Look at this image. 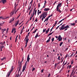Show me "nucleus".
<instances>
[{"label":"nucleus","instance_id":"obj_1","mask_svg":"<svg viewBox=\"0 0 77 77\" xmlns=\"http://www.w3.org/2000/svg\"><path fill=\"white\" fill-rule=\"evenodd\" d=\"M47 16V12H44L40 16V18H42V17H44V18H45Z\"/></svg>","mask_w":77,"mask_h":77},{"label":"nucleus","instance_id":"obj_2","mask_svg":"<svg viewBox=\"0 0 77 77\" xmlns=\"http://www.w3.org/2000/svg\"><path fill=\"white\" fill-rule=\"evenodd\" d=\"M27 61H26L25 63V64L24 66L23 67V69L22 70V72H24V70L26 69V66H27Z\"/></svg>","mask_w":77,"mask_h":77},{"label":"nucleus","instance_id":"obj_3","mask_svg":"<svg viewBox=\"0 0 77 77\" xmlns=\"http://www.w3.org/2000/svg\"><path fill=\"white\" fill-rule=\"evenodd\" d=\"M62 3H59L58 5H57L56 9V11H58L59 9V8H60V7L62 6Z\"/></svg>","mask_w":77,"mask_h":77},{"label":"nucleus","instance_id":"obj_4","mask_svg":"<svg viewBox=\"0 0 77 77\" xmlns=\"http://www.w3.org/2000/svg\"><path fill=\"white\" fill-rule=\"evenodd\" d=\"M65 24L63 25L60 28V30H64V29H65Z\"/></svg>","mask_w":77,"mask_h":77},{"label":"nucleus","instance_id":"obj_5","mask_svg":"<svg viewBox=\"0 0 77 77\" xmlns=\"http://www.w3.org/2000/svg\"><path fill=\"white\" fill-rule=\"evenodd\" d=\"M53 14H52L51 15L49 16L47 18H46L45 20L44 21V23H45V22L46 21H48V19L49 18H50V17H52L53 16Z\"/></svg>","mask_w":77,"mask_h":77},{"label":"nucleus","instance_id":"obj_6","mask_svg":"<svg viewBox=\"0 0 77 77\" xmlns=\"http://www.w3.org/2000/svg\"><path fill=\"white\" fill-rule=\"evenodd\" d=\"M57 39L59 40L58 41H61L62 40V38L61 37V36H60V35L59 36Z\"/></svg>","mask_w":77,"mask_h":77},{"label":"nucleus","instance_id":"obj_7","mask_svg":"<svg viewBox=\"0 0 77 77\" xmlns=\"http://www.w3.org/2000/svg\"><path fill=\"white\" fill-rule=\"evenodd\" d=\"M5 44V42H4V43H3L2 45H1V46H0L1 48L2 49L3 48H4V45Z\"/></svg>","mask_w":77,"mask_h":77},{"label":"nucleus","instance_id":"obj_8","mask_svg":"<svg viewBox=\"0 0 77 77\" xmlns=\"http://www.w3.org/2000/svg\"><path fill=\"white\" fill-rule=\"evenodd\" d=\"M19 66H20V67H19V69L18 71V72H20V70H21V68L22 67V65L21 64V62H20V63Z\"/></svg>","mask_w":77,"mask_h":77},{"label":"nucleus","instance_id":"obj_9","mask_svg":"<svg viewBox=\"0 0 77 77\" xmlns=\"http://www.w3.org/2000/svg\"><path fill=\"white\" fill-rule=\"evenodd\" d=\"M15 19V18H14V17H13L12 19L11 20L10 22H9V23H11V22H13V21H14V20Z\"/></svg>","mask_w":77,"mask_h":77},{"label":"nucleus","instance_id":"obj_10","mask_svg":"<svg viewBox=\"0 0 77 77\" xmlns=\"http://www.w3.org/2000/svg\"><path fill=\"white\" fill-rule=\"evenodd\" d=\"M69 28V26H68V25H67L66 26H65V29H66L64 30V31H66V30L68 29V28Z\"/></svg>","mask_w":77,"mask_h":77},{"label":"nucleus","instance_id":"obj_11","mask_svg":"<svg viewBox=\"0 0 77 77\" xmlns=\"http://www.w3.org/2000/svg\"><path fill=\"white\" fill-rule=\"evenodd\" d=\"M29 54L27 57V61L28 62H29V60L30 59V58L29 57Z\"/></svg>","mask_w":77,"mask_h":77},{"label":"nucleus","instance_id":"obj_12","mask_svg":"<svg viewBox=\"0 0 77 77\" xmlns=\"http://www.w3.org/2000/svg\"><path fill=\"white\" fill-rule=\"evenodd\" d=\"M19 20H17L16 23L15 24V27H16V26H17V25H18V23H19Z\"/></svg>","mask_w":77,"mask_h":77},{"label":"nucleus","instance_id":"obj_13","mask_svg":"<svg viewBox=\"0 0 77 77\" xmlns=\"http://www.w3.org/2000/svg\"><path fill=\"white\" fill-rule=\"evenodd\" d=\"M50 8H45L44 10V11H45L46 12L47 11H49V10H50Z\"/></svg>","mask_w":77,"mask_h":77},{"label":"nucleus","instance_id":"obj_14","mask_svg":"<svg viewBox=\"0 0 77 77\" xmlns=\"http://www.w3.org/2000/svg\"><path fill=\"white\" fill-rule=\"evenodd\" d=\"M6 29H2V34H3V33H4V32H5V31H6Z\"/></svg>","mask_w":77,"mask_h":77},{"label":"nucleus","instance_id":"obj_15","mask_svg":"<svg viewBox=\"0 0 77 77\" xmlns=\"http://www.w3.org/2000/svg\"><path fill=\"white\" fill-rule=\"evenodd\" d=\"M2 2L3 4H5V3H6V0H2Z\"/></svg>","mask_w":77,"mask_h":77},{"label":"nucleus","instance_id":"obj_16","mask_svg":"<svg viewBox=\"0 0 77 77\" xmlns=\"http://www.w3.org/2000/svg\"><path fill=\"white\" fill-rule=\"evenodd\" d=\"M14 14V11L13 12H11V13H10V17H11L13 14Z\"/></svg>","mask_w":77,"mask_h":77},{"label":"nucleus","instance_id":"obj_17","mask_svg":"<svg viewBox=\"0 0 77 77\" xmlns=\"http://www.w3.org/2000/svg\"><path fill=\"white\" fill-rule=\"evenodd\" d=\"M50 31V28H48V29H47L46 32V33H47H47H48V32H49V31Z\"/></svg>","mask_w":77,"mask_h":77},{"label":"nucleus","instance_id":"obj_18","mask_svg":"<svg viewBox=\"0 0 77 77\" xmlns=\"http://www.w3.org/2000/svg\"><path fill=\"white\" fill-rule=\"evenodd\" d=\"M38 33L36 34L35 36V38H37V37L40 36V35H38Z\"/></svg>","mask_w":77,"mask_h":77},{"label":"nucleus","instance_id":"obj_19","mask_svg":"<svg viewBox=\"0 0 77 77\" xmlns=\"http://www.w3.org/2000/svg\"><path fill=\"white\" fill-rule=\"evenodd\" d=\"M12 71H11H11L9 72V73L8 75V77H9V75H10L11 73V72H12Z\"/></svg>","mask_w":77,"mask_h":77},{"label":"nucleus","instance_id":"obj_20","mask_svg":"<svg viewBox=\"0 0 77 77\" xmlns=\"http://www.w3.org/2000/svg\"><path fill=\"white\" fill-rule=\"evenodd\" d=\"M74 54V53L72 52V54L69 57H72V56H73V54Z\"/></svg>","mask_w":77,"mask_h":77},{"label":"nucleus","instance_id":"obj_21","mask_svg":"<svg viewBox=\"0 0 77 77\" xmlns=\"http://www.w3.org/2000/svg\"><path fill=\"white\" fill-rule=\"evenodd\" d=\"M29 39H26V44H27L28 42H29Z\"/></svg>","mask_w":77,"mask_h":77},{"label":"nucleus","instance_id":"obj_22","mask_svg":"<svg viewBox=\"0 0 77 77\" xmlns=\"http://www.w3.org/2000/svg\"><path fill=\"white\" fill-rule=\"evenodd\" d=\"M70 24L71 25V26H74L75 24V23H71Z\"/></svg>","mask_w":77,"mask_h":77},{"label":"nucleus","instance_id":"obj_23","mask_svg":"<svg viewBox=\"0 0 77 77\" xmlns=\"http://www.w3.org/2000/svg\"><path fill=\"white\" fill-rule=\"evenodd\" d=\"M16 8V3H15V4L14 9H15L14 10V12H16V8Z\"/></svg>","mask_w":77,"mask_h":77},{"label":"nucleus","instance_id":"obj_24","mask_svg":"<svg viewBox=\"0 0 77 77\" xmlns=\"http://www.w3.org/2000/svg\"><path fill=\"white\" fill-rule=\"evenodd\" d=\"M63 44V42H61L60 44V47H61L62 46V45Z\"/></svg>","mask_w":77,"mask_h":77},{"label":"nucleus","instance_id":"obj_25","mask_svg":"<svg viewBox=\"0 0 77 77\" xmlns=\"http://www.w3.org/2000/svg\"><path fill=\"white\" fill-rule=\"evenodd\" d=\"M18 35H17L16 38L15 42H17V38H18Z\"/></svg>","mask_w":77,"mask_h":77},{"label":"nucleus","instance_id":"obj_26","mask_svg":"<svg viewBox=\"0 0 77 77\" xmlns=\"http://www.w3.org/2000/svg\"><path fill=\"white\" fill-rule=\"evenodd\" d=\"M14 66H12V67H11V71H13V69H14Z\"/></svg>","mask_w":77,"mask_h":77},{"label":"nucleus","instance_id":"obj_27","mask_svg":"<svg viewBox=\"0 0 77 77\" xmlns=\"http://www.w3.org/2000/svg\"><path fill=\"white\" fill-rule=\"evenodd\" d=\"M32 3H33V0H32L31 2L30 3V5H31V6H32Z\"/></svg>","mask_w":77,"mask_h":77},{"label":"nucleus","instance_id":"obj_28","mask_svg":"<svg viewBox=\"0 0 77 77\" xmlns=\"http://www.w3.org/2000/svg\"><path fill=\"white\" fill-rule=\"evenodd\" d=\"M58 11V12H59L60 13H61V12H62V11H60V9H59V10H58V11Z\"/></svg>","mask_w":77,"mask_h":77},{"label":"nucleus","instance_id":"obj_29","mask_svg":"<svg viewBox=\"0 0 77 77\" xmlns=\"http://www.w3.org/2000/svg\"><path fill=\"white\" fill-rule=\"evenodd\" d=\"M41 12H42L41 11H40V12H38V13H37L38 15H39V14H41Z\"/></svg>","mask_w":77,"mask_h":77},{"label":"nucleus","instance_id":"obj_30","mask_svg":"<svg viewBox=\"0 0 77 77\" xmlns=\"http://www.w3.org/2000/svg\"><path fill=\"white\" fill-rule=\"evenodd\" d=\"M47 29H43V33H44L45 31H46V30Z\"/></svg>","mask_w":77,"mask_h":77},{"label":"nucleus","instance_id":"obj_31","mask_svg":"<svg viewBox=\"0 0 77 77\" xmlns=\"http://www.w3.org/2000/svg\"><path fill=\"white\" fill-rule=\"evenodd\" d=\"M0 19H2V20H4V19H5L3 18V17H0Z\"/></svg>","mask_w":77,"mask_h":77},{"label":"nucleus","instance_id":"obj_32","mask_svg":"<svg viewBox=\"0 0 77 77\" xmlns=\"http://www.w3.org/2000/svg\"><path fill=\"white\" fill-rule=\"evenodd\" d=\"M50 41V40L48 39V40H47L46 41V43L48 42H49Z\"/></svg>","mask_w":77,"mask_h":77},{"label":"nucleus","instance_id":"obj_33","mask_svg":"<svg viewBox=\"0 0 77 77\" xmlns=\"http://www.w3.org/2000/svg\"><path fill=\"white\" fill-rule=\"evenodd\" d=\"M51 35H52V33H49V35H48V36H49Z\"/></svg>","mask_w":77,"mask_h":77},{"label":"nucleus","instance_id":"obj_34","mask_svg":"<svg viewBox=\"0 0 77 77\" xmlns=\"http://www.w3.org/2000/svg\"><path fill=\"white\" fill-rule=\"evenodd\" d=\"M28 36H29L26 35V37L25 38V40L26 39H26H28Z\"/></svg>","mask_w":77,"mask_h":77},{"label":"nucleus","instance_id":"obj_35","mask_svg":"<svg viewBox=\"0 0 77 77\" xmlns=\"http://www.w3.org/2000/svg\"><path fill=\"white\" fill-rule=\"evenodd\" d=\"M14 33H15V32H16V29H15V28H14Z\"/></svg>","mask_w":77,"mask_h":77},{"label":"nucleus","instance_id":"obj_36","mask_svg":"<svg viewBox=\"0 0 77 77\" xmlns=\"http://www.w3.org/2000/svg\"><path fill=\"white\" fill-rule=\"evenodd\" d=\"M54 38H53L52 39V42H53V41H54Z\"/></svg>","mask_w":77,"mask_h":77},{"label":"nucleus","instance_id":"obj_37","mask_svg":"<svg viewBox=\"0 0 77 77\" xmlns=\"http://www.w3.org/2000/svg\"><path fill=\"white\" fill-rule=\"evenodd\" d=\"M58 60H60V56H59L58 57Z\"/></svg>","mask_w":77,"mask_h":77},{"label":"nucleus","instance_id":"obj_38","mask_svg":"<svg viewBox=\"0 0 77 77\" xmlns=\"http://www.w3.org/2000/svg\"><path fill=\"white\" fill-rule=\"evenodd\" d=\"M19 76V73H18V75H17V74L16 75V77H18Z\"/></svg>","mask_w":77,"mask_h":77},{"label":"nucleus","instance_id":"obj_39","mask_svg":"<svg viewBox=\"0 0 77 77\" xmlns=\"http://www.w3.org/2000/svg\"><path fill=\"white\" fill-rule=\"evenodd\" d=\"M31 6H32L31 5L30 7L29 8L28 10H30V9H31Z\"/></svg>","mask_w":77,"mask_h":77},{"label":"nucleus","instance_id":"obj_40","mask_svg":"<svg viewBox=\"0 0 77 77\" xmlns=\"http://www.w3.org/2000/svg\"><path fill=\"white\" fill-rule=\"evenodd\" d=\"M44 18H45V17H43L42 18V21L44 20Z\"/></svg>","mask_w":77,"mask_h":77},{"label":"nucleus","instance_id":"obj_41","mask_svg":"<svg viewBox=\"0 0 77 77\" xmlns=\"http://www.w3.org/2000/svg\"><path fill=\"white\" fill-rule=\"evenodd\" d=\"M35 9H34V11H33V14H32V15H35V13H34V12H35Z\"/></svg>","mask_w":77,"mask_h":77},{"label":"nucleus","instance_id":"obj_42","mask_svg":"<svg viewBox=\"0 0 77 77\" xmlns=\"http://www.w3.org/2000/svg\"><path fill=\"white\" fill-rule=\"evenodd\" d=\"M36 12H37V11L36 10H35V15H36Z\"/></svg>","mask_w":77,"mask_h":77},{"label":"nucleus","instance_id":"obj_43","mask_svg":"<svg viewBox=\"0 0 77 77\" xmlns=\"http://www.w3.org/2000/svg\"><path fill=\"white\" fill-rule=\"evenodd\" d=\"M35 21L36 22H37L38 21V20L37 19V18H36L35 20L34 21V22H35Z\"/></svg>","mask_w":77,"mask_h":77},{"label":"nucleus","instance_id":"obj_44","mask_svg":"<svg viewBox=\"0 0 77 77\" xmlns=\"http://www.w3.org/2000/svg\"><path fill=\"white\" fill-rule=\"evenodd\" d=\"M35 70V68H33V69L32 70V71H33Z\"/></svg>","mask_w":77,"mask_h":77},{"label":"nucleus","instance_id":"obj_45","mask_svg":"<svg viewBox=\"0 0 77 77\" xmlns=\"http://www.w3.org/2000/svg\"><path fill=\"white\" fill-rule=\"evenodd\" d=\"M67 62H66V63H65V64L63 65V66H64V65H66L67 64Z\"/></svg>","mask_w":77,"mask_h":77},{"label":"nucleus","instance_id":"obj_46","mask_svg":"<svg viewBox=\"0 0 77 77\" xmlns=\"http://www.w3.org/2000/svg\"><path fill=\"white\" fill-rule=\"evenodd\" d=\"M33 16H34V15H32V14H31V17H32V18H33Z\"/></svg>","mask_w":77,"mask_h":77},{"label":"nucleus","instance_id":"obj_47","mask_svg":"<svg viewBox=\"0 0 77 77\" xmlns=\"http://www.w3.org/2000/svg\"><path fill=\"white\" fill-rule=\"evenodd\" d=\"M14 29H13L11 31V33H13V32H14Z\"/></svg>","mask_w":77,"mask_h":77},{"label":"nucleus","instance_id":"obj_48","mask_svg":"<svg viewBox=\"0 0 77 77\" xmlns=\"http://www.w3.org/2000/svg\"><path fill=\"white\" fill-rule=\"evenodd\" d=\"M21 15V14H20L19 16L17 17V19H18L19 18V17H20V16Z\"/></svg>","mask_w":77,"mask_h":77},{"label":"nucleus","instance_id":"obj_49","mask_svg":"<svg viewBox=\"0 0 77 77\" xmlns=\"http://www.w3.org/2000/svg\"><path fill=\"white\" fill-rule=\"evenodd\" d=\"M44 69H42L41 70V72L42 73L43 72H44Z\"/></svg>","mask_w":77,"mask_h":77},{"label":"nucleus","instance_id":"obj_50","mask_svg":"<svg viewBox=\"0 0 77 77\" xmlns=\"http://www.w3.org/2000/svg\"><path fill=\"white\" fill-rule=\"evenodd\" d=\"M45 8V5H44L43 7V8Z\"/></svg>","mask_w":77,"mask_h":77},{"label":"nucleus","instance_id":"obj_51","mask_svg":"<svg viewBox=\"0 0 77 77\" xmlns=\"http://www.w3.org/2000/svg\"><path fill=\"white\" fill-rule=\"evenodd\" d=\"M32 17H31L29 18V21H31V20H32Z\"/></svg>","mask_w":77,"mask_h":77},{"label":"nucleus","instance_id":"obj_52","mask_svg":"<svg viewBox=\"0 0 77 77\" xmlns=\"http://www.w3.org/2000/svg\"><path fill=\"white\" fill-rule=\"evenodd\" d=\"M5 59V58L4 57L2 59V60H4V59Z\"/></svg>","mask_w":77,"mask_h":77},{"label":"nucleus","instance_id":"obj_53","mask_svg":"<svg viewBox=\"0 0 77 77\" xmlns=\"http://www.w3.org/2000/svg\"><path fill=\"white\" fill-rule=\"evenodd\" d=\"M71 67V65H70V66H69V69H70Z\"/></svg>","mask_w":77,"mask_h":77},{"label":"nucleus","instance_id":"obj_54","mask_svg":"<svg viewBox=\"0 0 77 77\" xmlns=\"http://www.w3.org/2000/svg\"><path fill=\"white\" fill-rule=\"evenodd\" d=\"M73 72H71V75H70V77H71V75H72V73H73Z\"/></svg>","mask_w":77,"mask_h":77},{"label":"nucleus","instance_id":"obj_55","mask_svg":"<svg viewBox=\"0 0 77 77\" xmlns=\"http://www.w3.org/2000/svg\"><path fill=\"white\" fill-rule=\"evenodd\" d=\"M57 21H56L55 24H57Z\"/></svg>","mask_w":77,"mask_h":77},{"label":"nucleus","instance_id":"obj_56","mask_svg":"<svg viewBox=\"0 0 77 77\" xmlns=\"http://www.w3.org/2000/svg\"><path fill=\"white\" fill-rule=\"evenodd\" d=\"M26 45H25V48L26 47H27V43H26Z\"/></svg>","mask_w":77,"mask_h":77},{"label":"nucleus","instance_id":"obj_57","mask_svg":"<svg viewBox=\"0 0 77 77\" xmlns=\"http://www.w3.org/2000/svg\"><path fill=\"white\" fill-rule=\"evenodd\" d=\"M73 63V62L72 61L71 62V64L72 65V64Z\"/></svg>","mask_w":77,"mask_h":77},{"label":"nucleus","instance_id":"obj_58","mask_svg":"<svg viewBox=\"0 0 77 77\" xmlns=\"http://www.w3.org/2000/svg\"><path fill=\"white\" fill-rule=\"evenodd\" d=\"M21 32H23V29H22L21 31Z\"/></svg>","mask_w":77,"mask_h":77},{"label":"nucleus","instance_id":"obj_59","mask_svg":"<svg viewBox=\"0 0 77 77\" xmlns=\"http://www.w3.org/2000/svg\"><path fill=\"white\" fill-rule=\"evenodd\" d=\"M37 30H38V29H36L35 30V32H36V31H37Z\"/></svg>","mask_w":77,"mask_h":77},{"label":"nucleus","instance_id":"obj_60","mask_svg":"<svg viewBox=\"0 0 77 77\" xmlns=\"http://www.w3.org/2000/svg\"><path fill=\"white\" fill-rule=\"evenodd\" d=\"M50 39H51V37H49L48 39H49V40H50Z\"/></svg>","mask_w":77,"mask_h":77},{"label":"nucleus","instance_id":"obj_61","mask_svg":"<svg viewBox=\"0 0 77 77\" xmlns=\"http://www.w3.org/2000/svg\"><path fill=\"white\" fill-rule=\"evenodd\" d=\"M40 7V4L39 3L38 4V8H39Z\"/></svg>","mask_w":77,"mask_h":77},{"label":"nucleus","instance_id":"obj_62","mask_svg":"<svg viewBox=\"0 0 77 77\" xmlns=\"http://www.w3.org/2000/svg\"><path fill=\"white\" fill-rule=\"evenodd\" d=\"M69 65H68V66H67V69H68V68H69Z\"/></svg>","mask_w":77,"mask_h":77},{"label":"nucleus","instance_id":"obj_63","mask_svg":"<svg viewBox=\"0 0 77 77\" xmlns=\"http://www.w3.org/2000/svg\"><path fill=\"white\" fill-rule=\"evenodd\" d=\"M29 34H30V32H29L28 34V36H29Z\"/></svg>","mask_w":77,"mask_h":77},{"label":"nucleus","instance_id":"obj_64","mask_svg":"<svg viewBox=\"0 0 77 77\" xmlns=\"http://www.w3.org/2000/svg\"><path fill=\"white\" fill-rule=\"evenodd\" d=\"M62 20H61L59 22V23H61V22H62Z\"/></svg>","mask_w":77,"mask_h":77}]
</instances>
